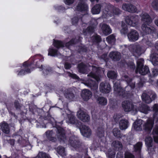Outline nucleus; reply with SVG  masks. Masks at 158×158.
Instances as JSON below:
<instances>
[{"label": "nucleus", "instance_id": "obj_1", "mask_svg": "<svg viewBox=\"0 0 158 158\" xmlns=\"http://www.w3.org/2000/svg\"><path fill=\"white\" fill-rule=\"evenodd\" d=\"M88 68L89 70H92V72L89 75L88 77H90L91 78H93L97 81H100V77L98 74L99 73H104L103 69L100 68H97L94 66H89V67L85 65L83 63L79 64L78 66V71L79 72L82 73H85L87 72V69Z\"/></svg>", "mask_w": 158, "mask_h": 158}, {"label": "nucleus", "instance_id": "obj_2", "mask_svg": "<svg viewBox=\"0 0 158 158\" xmlns=\"http://www.w3.org/2000/svg\"><path fill=\"white\" fill-rule=\"evenodd\" d=\"M103 5L106 7L103 11L102 15L103 18H107L109 17L118 15L121 14V11L118 8L110 4H107L104 3Z\"/></svg>", "mask_w": 158, "mask_h": 158}, {"label": "nucleus", "instance_id": "obj_3", "mask_svg": "<svg viewBox=\"0 0 158 158\" xmlns=\"http://www.w3.org/2000/svg\"><path fill=\"white\" fill-rule=\"evenodd\" d=\"M47 138L50 140L52 141H55L56 138L60 141H62L65 142L66 140V137L64 129L61 128L59 127L57 128L56 131V137H54V134L52 131H48L45 133Z\"/></svg>", "mask_w": 158, "mask_h": 158}, {"label": "nucleus", "instance_id": "obj_4", "mask_svg": "<svg viewBox=\"0 0 158 158\" xmlns=\"http://www.w3.org/2000/svg\"><path fill=\"white\" fill-rule=\"evenodd\" d=\"M144 60L143 59H140L138 60L137 62V68L135 72L136 73H139L142 75H145L149 72V69L148 67L143 66Z\"/></svg>", "mask_w": 158, "mask_h": 158}, {"label": "nucleus", "instance_id": "obj_5", "mask_svg": "<svg viewBox=\"0 0 158 158\" xmlns=\"http://www.w3.org/2000/svg\"><path fill=\"white\" fill-rule=\"evenodd\" d=\"M122 47L123 48H125L126 50L128 49L134 56H139L141 54L142 48L139 44H134L131 45L127 47L126 45H124Z\"/></svg>", "mask_w": 158, "mask_h": 158}, {"label": "nucleus", "instance_id": "obj_6", "mask_svg": "<svg viewBox=\"0 0 158 158\" xmlns=\"http://www.w3.org/2000/svg\"><path fill=\"white\" fill-rule=\"evenodd\" d=\"M139 18L138 15H134L127 16L125 18L126 23L132 27H136L139 24Z\"/></svg>", "mask_w": 158, "mask_h": 158}, {"label": "nucleus", "instance_id": "obj_7", "mask_svg": "<svg viewBox=\"0 0 158 158\" xmlns=\"http://www.w3.org/2000/svg\"><path fill=\"white\" fill-rule=\"evenodd\" d=\"M150 23H142L141 29L142 32L144 35H147L155 33L156 29L153 27L149 25Z\"/></svg>", "mask_w": 158, "mask_h": 158}, {"label": "nucleus", "instance_id": "obj_8", "mask_svg": "<svg viewBox=\"0 0 158 158\" xmlns=\"http://www.w3.org/2000/svg\"><path fill=\"white\" fill-rule=\"evenodd\" d=\"M98 23L95 19H92L89 23V26L86 29L84 30L83 34L85 35H89L94 31V29L97 25Z\"/></svg>", "mask_w": 158, "mask_h": 158}, {"label": "nucleus", "instance_id": "obj_9", "mask_svg": "<svg viewBox=\"0 0 158 158\" xmlns=\"http://www.w3.org/2000/svg\"><path fill=\"white\" fill-rule=\"evenodd\" d=\"M99 89L100 91L104 94H107L111 90V87L109 83L102 82L99 85Z\"/></svg>", "mask_w": 158, "mask_h": 158}, {"label": "nucleus", "instance_id": "obj_10", "mask_svg": "<svg viewBox=\"0 0 158 158\" xmlns=\"http://www.w3.org/2000/svg\"><path fill=\"white\" fill-rule=\"evenodd\" d=\"M139 37V33L135 30H132L127 34L129 40L131 42H135L138 40Z\"/></svg>", "mask_w": 158, "mask_h": 158}, {"label": "nucleus", "instance_id": "obj_11", "mask_svg": "<svg viewBox=\"0 0 158 158\" xmlns=\"http://www.w3.org/2000/svg\"><path fill=\"white\" fill-rule=\"evenodd\" d=\"M114 92L116 94L120 96H124L123 93L124 91L120 86L119 81H114Z\"/></svg>", "mask_w": 158, "mask_h": 158}, {"label": "nucleus", "instance_id": "obj_12", "mask_svg": "<svg viewBox=\"0 0 158 158\" xmlns=\"http://www.w3.org/2000/svg\"><path fill=\"white\" fill-rule=\"evenodd\" d=\"M77 115L78 118L83 122H88L90 119L89 115L81 110L77 112Z\"/></svg>", "mask_w": 158, "mask_h": 158}, {"label": "nucleus", "instance_id": "obj_13", "mask_svg": "<svg viewBox=\"0 0 158 158\" xmlns=\"http://www.w3.org/2000/svg\"><path fill=\"white\" fill-rule=\"evenodd\" d=\"M92 95L91 92L87 89L82 90L81 93V97L85 101H88L91 97Z\"/></svg>", "mask_w": 158, "mask_h": 158}, {"label": "nucleus", "instance_id": "obj_14", "mask_svg": "<svg viewBox=\"0 0 158 158\" xmlns=\"http://www.w3.org/2000/svg\"><path fill=\"white\" fill-rule=\"evenodd\" d=\"M79 2L77 7V10L79 11H87L88 7L87 5L85 3V0H79Z\"/></svg>", "mask_w": 158, "mask_h": 158}, {"label": "nucleus", "instance_id": "obj_15", "mask_svg": "<svg viewBox=\"0 0 158 158\" xmlns=\"http://www.w3.org/2000/svg\"><path fill=\"white\" fill-rule=\"evenodd\" d=\"M141 20L143 23H150L152 22V19L146 13H142L140 15Z\"/></svg>", "mask_w": 158, "mask_h": 158}, {"label": "nucleus", "instance_id": "obj_16", "mask_svg": "<svg viewBox=\"0 0 158 158\" xmlns=\"http://www.w3.org/2000/svg\"><path fill=\"white\" fill-rule=\"evenodd\" d=\"M81 132L83 136L85 137H89L91 134L90 129L87 126L84 125L80 129Z\"/></svg>", "mask_w": 158, "mask_h": 158}, {"label": "nucleus", "instance_id": "obj_17", "mask_svg": "<svg viewBox=\"0 0 158 158\" xmlns=\"http://www.w3.org/2000/svg\"><path fill=\"white\" fill-rule=\"evenodd\" d=\"M122 8L124 10L129 12L133 13L137 11L136 7L131 4H123Z\"/></svg>", "mask_w": 158, "mask_h": 158}, {"label": "nucleus", "instance_id": "obj_18", "mask_svg": "<svg viewBox=\"0 0 158 158\" xmlns=\"http://www.w3.org/2000/svg\"><path fill=\"white\" fill-rule=\"evenodd\" d=\"M154 124L153 119L150 118L148 119L146 123L143 125V128L146 131H150Z\"/></svg>", "mask_w": 158, "mask_h": 158}, {"label": "nucleus", "instance_id": "obj_19", "mask_svg": "<svg viewBox=\"0 0 158 158\" xmlns=\"http://www.w3.org/2000/svg\"><path fill=\"white\" fill-rule=\"evenodd\" d=\"M84 83L92 89H96L98 88V84L91 79H89L85 81Z\"/></svg>", "mask_w": 158, "mask_h": 158}, {"label": "nucleus", "instance_id": "obj_20", "mask_svg": "<svg viewBox=\"0 0 158 158\" xmlns=\"http://www.w3.org/2000/svg\"><path fill=\"white\" fill-rule=\"evenodd\" d=\"M101 28L103 34L106 35L111 33L112 30L110 27L105 23L102 24Z\"/></svg>", "mask_w": 158, "mask_h": 158}, {"label": "nucleus", "instance_id": "obj_21", "mask_svg": "<svg viewBox=\"0 0 158 158\" xmlns=\"http://www.w3.org/2000/svg\"><path fill=\"white\" fill-rule=\"evenodd\" d=\"M104 3H103L101 4H98L95 5L91 9L92 13L93 14H97L99 13L101 8L103 7H105V8H106V6L103 5Z\"/></svg>", "mask_w": 158, "mask_h": 158}, {"label": "nucleus", "instance_id": "obj_22", "mask_svg": "<svg viewBox=\"0 0 158 158\" xmlns=\"http://www.w3.org/2000/svg\"><path fill=\"white\" fill-rule=\"evenodd\" d=\"M31 64H28L27 62H24L23 64V66L24 68H26V70L25 71H24L23 70L21 71L18 73V75H22L26 73H30L31 70L29 69V68H30Z\"/></svg>", "mask_w": 158, "mask_h": 158}, {"label": "nucleus", "instance_id": "obj_23", "mask_svg": "<svg viewBox=\"0 0 158 158\" xmlns=\"http://www.w3.org/2000/svg\"><path fill=\"white\" fill-rule=\"evenodd\" d=\"M109 56L114 61H117L120 60L121 55L120 53L117 52H111Z\"/></svg>", "mask_w": 158, "mask_h": 158}, {"label": "nucleus", "instance_id": "obj_24", "mask_svg": "<svg viewBox=\"0 0 158 158\" xmlns=\"http://www.w3.org/2000/svg\"><path fill=\"white\" fill-rule=\"evenodd\" d=\"M122 107L124 109H135V105L131 102L127 101L123 102L122 104Z\"/></svg>", "mask_w": 158, "mask_h": 158}, {"label": "nucleus", "instance_id": "obj_25", "mask_svg": "<svg viewBox=\"0 0 158 158\" xmlns=\"http://www.w3.org/2000/svg\"><path fill=\"white\" fill-rule=\"evenodd\" d=\"M129 125L128 122L126 120L122 119L119 123V128L122 130H125L127 129Z\"/></svg>", "mask_w": 158, "mask_h": 158}, {"label": "nucleus", "instance_id": "obj_26", "mask_svg": "<svg viewBox=\"0 0 158 158\" xmlns=\"http://www.w3.org/2000/svg\"><path fill=\"white\" fill-rule=\"evenodd\" d=\"M143 121L139 119L135 122L133 124L134 128L136 131H140L142 130V126Z\"/></svg>", "mask_w": 158, "mask_h": 158}, {"label": "nucleus", "instance_id": "obj_27", "mask_svg": "<svg viewBox=\"0 0 158 158\" xmlns=\"http://www.w3.org/2000/svg\"><path fill=\"white\" fill-rule=\"evenodd\" d=\"M0 126L2 131L5 133L8 134L10 132V127L8 124L3 122L1 124Z\"/></svg>", "mask_w": 158, "mask_h": 158}, {"label": "nucleus", "instance_id": "obj_28", "mask_svg": "<svg viewBox=\"0 0 158 158\" xmlns=\"http://www.w3.org/2000/svg\"><path fill=\"white\" fill-rule=\"evenodd\" d=\"M156 126L153 130L152 134L154 141L158 143V119L156 121Z\"/></svg>", "mask_w": 158, "mask_h": 158}, {"label": "nucleus", "instance_id": "obj_29", "mask_svg": "<svg viewBox=\"0 0 158 158\" xmlns=\"http://www.w3.org/2000/svg\"><path fill=\"white\" fill-rule=\"evenodd\" d=\"M152 139L151 137H147L145 139V143L148 147L149 152L151 151V147H152Z\"/></svg>", "mask_w": 158, "mask_h": 158}, {"label": "nucleus", "instance_id": "obj_30", "mask_svg": "<svg viewBox=\"0 0 158 158\" xmlns=\"http://www.w3.org/2000/svg\"><path fill=\"white\" fill-rule=\"evenodd\" d=\"M150 59L154 65L158 64V54L156 53L152 54L150 56Z\"/></svg>", "mask_w": 158, "mask_h": 158}, {"label": "nucleus", "instance_id": "obj_31", "mask_svg": "<svg viewBox=\"0 0 158 158\" xmlns=\"http://www.w3.org/2000/svg\"><path fill=\"white\" fill-rule=\"evenodd\" d=\"M150 94H148L146 93H143L142 95V98L143 101L147 103H150L152 100L149 96Z\"/></svg>", "mask_w": 158, "mask_h": 158}, {"label": "nucleus", "instance_id": "obj_32", "mask_svg": "<svg viewBox=\"0 0 158 158\" xmlns=\"http://www.w3.org/2000/svg\"><path fill=\"white\" fill-rule=\"evenodd\" d=\"M125 78V80L127 81V84L130 86L132 88H133L135 86V82L133 80L129 78L127 75L124 76Z\"/></svg>", "mask_w": 158, "mask_h": 158}, {"label": "nucleus", "instance_id": "obj_33", "mask_svg": "<svg viewBox=\"0 0 158 158\" xmlns=\"http://www.w3.org/2000/svg\"><path fill=\"white\" fill-rule=\"evenodd\" d=\"M97 103L102 106L106 105L107 103V100L103 97H98L97 99Z\"/></svg>", "mask_w": 158, "mask_h": 158}, {"label": "nucleus", "instance_id": "obj_34", "mask_svg": "<svg viewBox=\"0 0 158 158\" xmlns=\"http://www.w3.org/2000/svg\"><path fill=\"white\" fill-rule=\"evenodd\" d=\"M53 44L54 47L58 49L64 47V43L58 40H54Z\"/></svg>", "mask_w": 158, "mask_h": 158}, {"label": "nucleus", "instance_id": "obj_35", "mask_svg": "<svg viewBox=\"0 0 158 158\" xmlns=\"http://www.w3.org/2000/svg\"><path fill=\"white\" fill-rule=\"evenodd\" d=\"M48 56H55L58 55V51L56 49L50 48L48 50Z\"/></svg>", "mask_w": 158, "mask_h": 158}, {"label": "nucleus", "instance_id": "obj_36", "mask_svg": "<svg viewBox=\"0 0 158 158\" xmlns=\"http://www.w3.org/2000/svg\"><path fill=\"white\" fill-rule=\"evenodd\" d=\"M57 153L61 156H63L65 155V151L63 147L61 146H58L57 148Z\"/></svg>", "mask_w": 158, "mask_h": 158}, {"label": "nucleus", "instance_id": "obj_37", "mask_svg": "<svg viewBox=\"0 0 158 158\" xmlns=\"http://www.w3.org/2000/svg\"><path fill=\"white\" fill-rule=\"evenodd\" d=\"M107 76L108 78L114 79H115L117 77V74L115 72L111 71L108 72Z\"/></svg>", "mask_w": 158, "mask_h": 158}, {"label": "nucleus", "instance_id": "obj_38", "mask_svg": "<svg viewBox=\"0 0 158 158\" xmlns=\"http://www.w3.org/2000/svg\"><path fill=\"white\" fill-rule=\"evenodd\" d=\"M106 40L109 44L114 43L115 41V36L113 34L110 35L106 38Z\"/></svg>", "mask_w": 158, "mask_h": 158}, {"label": "nucleus", "instance_id": "obj_39", "mask_svg": "<svg viewBox=\"0 0 158 158\" xmlns=\"http://www.w3.org/2000/svg\"><path fill=\"white\" fill-rule=\"evenodd\" d=\"M35 158H51L47 154L42 152L39 153L37 156Z\"/></svg>", "mask_w": 158, "mask_h": 158}, {"label": "nucleus", "instance_id": "obj_40", "mask_svg": "<svg viewBox=\"0 0 158 158\" xmlns=\"http://www.w3.org/2000/svg\"><path fill=\"white\" fill-rule=\"evenodd\" d=\"M122 28L120 30V32L122 34H126L128 31L127 26L124 23H122Z\"/></svg>", "mask_w": 158, "mask_h": 158}, {"label": "nucleus", "instance_id": "obj_41", "mask_svg": "<svg viewBox=\"0 0 158 158\" xmlns=\"http://www.w3.org/2000/svg\"><path fill=\"white\" fill-rule=\"evenodd\" d=\"M73 139H74V140H73L72 139H70V141L71 140V142H70V143L71 144V145L73 147L76 148H77L78 147V142H77L76 141V138L74 136L72 137Z\"/></svg>", "mask_w": 158, "mask_h": 158}, {"label": "nucleus", "instance_id": "obj_42", "mask_svg": "<svg viewBox=\"0 0 158 158\" xmlns=\"http://www.w3.org/2000/svg\"><path fill=\"white\" fill-rule=\"evenodd\" d=\"M91 40L93 42H98L101 41V39L100 36L95 35L91 37Z\"/></svg>", "mask_w": 158, "mask_h": 158}, {"label": "nucleus", "instance_id": "obj_43", "mask_svg": "<svg viewBox=\"0 0 158 158\" xmlns=\"http://www.w3.org/2000/svg\"><path fill=\"white\" fill-rule=\"evenodd\" d=\"M112 146L116 148H121L122 145L121 143L118 141H114L112 143Z\"/></svg>", "mask_w": 158, "mask_h": 158}, {"label": "nucleus", "instance_id": "obj_44", "mask_svg": "<svg viewBox=\"0 0 158 158\" xmlns=\"http://www.w3.org/2000/svg\"><path fill=\"white\" fill-rule=\"evenodd\" d=\"M115 154L114 152L112 151L110 149L108 150L106 155L109 158H114L115 156Z\"/></svg>", "mask_w": 158, "mask_h": 158}, {"label": "nucleus", "instance_id": "obj_45", "mask_svg": "<svg viewBox=\"0 0 158 158\" xmlns=\"http://www.w3.org/2000/svg\"><path fill=\"white\" fill-rule=\"evenodd\" d=\"M113 133L115 136L120 137V131L117 128H114L113 130Z\"/></svg>", "mask_w": 158, "mask_h": 158}, {"label": "nucleus", "instance_id": "obj_46", "mask_svg": "<svg viewBox=\"0 0 158 158\" xmlns=\"http://www.w3.org/2000/svg\"><path fill=\"white\" fill-rule=\"evenodd\" d=\"M142 145V143L141 142L138 143L134 146L135 151H138L139 152H140Z\"/></svg>", "mask_w": 158, "mask_h": 158}, {"label": "nucleus", "instance_id": "obj_47", "mask_svg": "<svg viewBox=\"0 0 158 158\" xmlns=\"http://www.w3.org/2000/svg\"><path fill=\"white\" fill-rule=\"evenodd\" d=\"M143 41L149 46H152V43L148 39V38H147L146 37H144L143 39Z\"/></svg>", "mask_w": 158, "mask_h": 158}, {"label": "nucleus", "instance_id": "obj_48", "mask_svg": "<svg viewBox=\"0 0 158 158\" xmlns=\"http://www.w3.org/2000/svg\"><path fill=\"white\" fill-rule=\"evenodd\" d=\"M77 123V120L75 117L73 115L71 116L70 118V124L76 125Z\"/></svg>", "mask_w": 158, "mask_h": 158}, {"label": "nucleus", "instance_id": "obj_49", "mask_svg": "<svg viewBox=\"0 0 158 158\" xmlns=\"http://www.w3.org/2000/svg\"><path fill=\"white\" fill-rule=\"evenodd\" d=\"M152 6L155 10H158V0H156L152 2Z\"/></svg>", "mask_w": 158, "mask_h": 158}, {"label": "nucleus", "instance_id": "obj_50", "mask_svg": "<svg viewBox=\"0 0 158 158\" xmlns=\"http://www.w3.org/2000/svg\"><path fill=\"white\" fill-rule=\"evenodd\" d=\"M47 115L45 117V119H48L51 122L53 123L55 120L54 118L53 117H51V115L49 114V112H47Z\"/></svg>", "mask_w": 158, "mask_h": 158}, {"label": "nucleus", "instance_id": "obj_51", "mask_svg": "<svg viewBox=\"0 0 158 158\" xmlns=\"http://www.w3.org/2000/svg\"><path fill=\"white\" fill-rule=\"evenodd\" d=\"M51 71V69L50 67H48L45 69H44L43 72L44 75H46L49 74Z\"/></svg>", "mask_w": 158, "mask_h": 158}, {"label": "nucleus", "instance_id": "obj_52", "mask_svg": "<svg viewBox=\"0 0 158 158\" xmlns=\"http://www.w3.org/2000/svg\"><path fill=\"white\" fill-rule=\"evenodd\" d=\"M134 156L128 152L125 153V158H134Z\"/></svg>", "mask_w": 158, "mask_h": 158}, {"label": "nucleus", "instance_id": "obj_53", "mask_svg": "<svg viewBox=\"0 0 158 158\" xmlns=\"http://www.w3.org/2000/svg\"><path fill=\"white\" fill-rule=\"evenodd\" d=\"M152 74L154 76H156L158 75V69H153Z\"/></svg>", "mask_w": 158, "mask_h": 158}, {"label": "nucleus", "instance_id": "obj_54", "mask_svg": "<svg viewBox=\"0 0 158 158\" xmlns=\"http://www.w3.org/2000/svg\"><path fill=\"white\" fill-rule=\"evenodd\" d=\"M78 19L77 17H74L72 19V23L73 24L75 25L77 24L78 20Z\"/></svg>", "mask_w": 158, "mask_h": 158}, {"label": "nucleus", "instance_id": "obj_55", "mask_svg": "<svg viewBox=\"0 0 158 158\" xmlns=\"http://www.w3.org/2000/svg\"><path fill=\"white\" fill-rule=\"evenodd\" d=\"M127 65L129 67L131 68L134 69L135 68V64L132 62L127 64Z\"/></svg>", "mask_w": 158, "mask_h": 158}, {"label": "nucleus", "instance_id": "obj_56", "mask_svg": "<svg viewBox=\"0 0 158 158\" xmlns=\"http://www.w3.org/2000/svg\"><path fill=\"white\" fill-rule=\"evenodd\" d=\"M116 158H123V153L120 152L118 153L116 156Z\"/></svg>", "mask_w": 158, "mask_h": 158}, {"label": "nucleus", "instance_id": "obj_57", "mask_svg": "<svg viewBox=\"0 0 158 158\" xmlns=\"http://www.w3.org/2000/svg\"><path fill=\"white\" fill-rule=\"evenodd\" d=\"M70 77H72L73 78L76 79H78L79 78L78 77L77 75L74 74H71L70 73Z\"/></svg>", "mask_w": 158, "mask_h": 158}, {"label": "nucleus", "instance_id": "obj_58", "mask_svg": "<svg viewBox=\"0 0 158 158\" xmlns=\"http://www.w3.org/2000/svg\"><path fill=\"white\" fill-rule=\"evenodd\" d=\"M140 112L147 114L148 113L149 109H139Z\"/></svg>", "mask_w": 158, "mask_h": 158}, {"label": "nucleus", "instance_id": "obj_59", "mask_svg": "<svg viewBox=\"0 0 158 158\" xmlns=\"http://www.w3.org/2000/svg\"><path fill=\"white\" fill-rule=\"evenodd\" d=\"M64 68L66 70L68 69L69 68V64L68 62H66L64 64Z\"/></svg>", "mask_w": 158, "mask_h": 158}, {"label": "nucleus", "instance_id": "obj_60", "mask_svg": "<svg viewBox=\"0 0 158 158\" xmlns=\"http://www.w3.org/2000/svg\"><path fill=\"white\" fill-rule=\"evenodd\" d=\"M150 95L152 96V99L153 100L156 97V95L155 93L152 91L151 92V93Z\"/></svg>", "mask_w": 158, "mask_h": 158}, {"label": "nucleus", "instance_id": "obj_61", "mask_svg": "<svg viewBox=\"0 0 158 158\" xmlns=\"http://www.w3.org/2000/svg\"><path fill=\"white\" fill-rule=\"evenodd\" d=\"M98 135L100 137H102L104 136V132L103 131L98 133Z\"/></svg>", "mask_w": 158, "mask_h": 158}, {"label": "nucleus", "instance_id": "obj_62", "mask_svg": "<svg viewBox=\"0 0 158 158\" xmlns=\"http://www.w3.org/2000/svg\"><path fill=\"white\" fill-rule=\"evenodd\" d=\"M63 30L65 33H68L69 27L68 26H64L63 27Z\"/></svg>", "mask_w": 158, "mask_h": 158}, {"label": "nucleus", "instance_id": "obj_63", "mask_svg": "<svg viewBox=\"0 0 158 158\" xmlns=\"http://www.w3.org/2000/svg\"><path fill=\"white\" fill-rule=\"evenodd\" d=\"M74 98V95L73 93H72L70 94V100L71 99V101H73Z\"/></svg>", "mask_w": 158, "mask_h": 158}, {"label": "nucleus", "instance_id": "obj_64", "mask_svg": "<svg viewBox=\"0 0 158 158\" xmlns=\"http://www.w3.org/2000/svg\"><path fill=\"white\" fill-rule=\"evenodd\" d=\"M55 9L58 10H61L63 9V7L61 6H55Z\"/></svg>", "mask_w": 158, "mask_h": 158}]
</instances>
